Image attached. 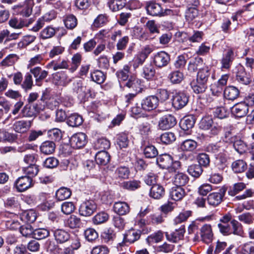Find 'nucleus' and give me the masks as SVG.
Masks as SVG:
<instances>
[{
  "label": "nucleus",
  "mask_w": 254,
  "mask_h": 254,
  "mask_svg": "<svg viewBox=\"0 0 254 254\" xmlns=\"http://www.w3.org/2000/svg\"><path fill=\"white\" fill-rule=\"evenodd\" d=\"M86 135L82 132H78L73 134L70 139V143L74 148H80L86 143Z\"/></svg>",
  "instance_id": "obj_12"
},
{
  "label": "nucleus",
  "mask_w": 254,
  "mask_h": 254,
  "mask_svg": "<svg viewBox=\"0 0 254 254\" xmlns=\"http://www.w3.org/2000/svg\"><path fill=\"white\" fill-rule=\"evenodd\" d=\"M31 125V121L22 120L15 122L12 125V128L17 133H25L30 129Z\"/></svg>",
  "instance_id": "obj_16"
},
{
  "label": "nucleus",
  "mask_w": 254,
  "mask_h": 254,
  "mask_svg": "<svg viewBox=\"0 0 254 254\" xmlns=\"http://www.w3.org/2000/svg\"><path fill=\"white\" fill-rule=\"evenodd\" d=\"M115 174L119 178L127 179L129 174V170L126 167H120L116 170Z\"/></svg>",
  "instance_id": "obj_63"
},
{
  "label": "nucleus",
  "mask_w": 254,
  "mask_h": 254,
  "mask_svg": "<svg viewBox=\"0 0 254 254\" xmlns=\"http://www.w3.org/2000/svg\"><path fill=\"white\" fill-rule=\"evenodd\" d=\"M53 76L56 83L58 85L64 86L71 81L66 72L64 71L57 72L53 74Z\"/></svg>",
  "instance_id": "obj_22"
},
{
  "label": "nucleus",
  "mask_w": 254,
  "mask_h": 254,
  "mask_svg": "<svg viewBox=\"0 0 254 254\" xmlns=\"http://www.w3.org/2000/svg\"><path fill=\"white\" fill-rule=\"evenodd\" d=\"M226 191L225 188H222L219 190L218 192L210 193L207 197L208 204L213 206L219 205L222 202Z\"/></svg>",
  "instance_id": "obj_10"
},
{
  "label": "nucleus",
  "mask_w": 254,
  "mask_h": 254,
  "mask_svg": "<svg viewBox=\"0 0 254 254\" xmlns=\"http://www.w3.org/2000/svg\"><path fill=\"white\" fill-rule=\"evenodd\" d=\"M197 146V143L192 139H186L181 145V149L184 151L191 152Z\"/></svg>",
  "instance_id": "obj_40"
},
{
  "label": "nucleus",
  "mask_w": 254,
  "mask_h": 254,
  "mask_svg": "<svg viewBox=\"0 0 254 254\" xmlns=\"http://www.w3.org/2000/svg\"><path fill=\"white\" fill-rule=\"evenodd\" d=\"M68 66V62L65 60H63L61 62L53 60L48 64L46 67L48 69L52 68L54 70H57L61 69H67Z\"/></svg>",
  "instance_id": "obj_33"
},
{
  "label": "nucleus",
  "mask_w": 254,
  "mask_h": 254,
  "mask_svg": "<svg viewBox=\"0 0 254 254\" xmlns=\"http://www.w3.org/2000/svg\"><path fill=\"white\" fill-rule=\"evenodd\" d=\"M64 225L71 229H75L79 228L82 223L80 218L72 214L64 220Z\"/></svg>",
  "instance_id": "obj_28"
},
{
  "label": "nucleus",
  "mask_w": 254,
  "mask_h": 254,
  "mask_svg": "<svg viewBox=\"0 0 254 254\" xmlns=\"http://www.w3.org/2000/svg\"><path fill=\"white\" fill-rule=\"evenodd\" d=\"M189 98V96L186 93L177 92L173 96L172 105L176 109H182L188 104Z\"/></svg>",
  "instance_id": "obj_4"
},
{
  "label": "nucleus",
  "mask_w": 254,
  "mask_h": 254,
  "mask_svg": "<svg viewBox=\"0 0 254 254\" xmlns=\"http://www.w3.org/2000/svg\"><path fill=\"white\" fill-rule=\"evenodd\" d=\"M50 235L49 231L44 228H40L34 230L33 237L37 240H41L48 237Z\"/></svg>",
  "instance_id": "obj_59"
},
{
  "label": "nucleus",
  "mask_w": 254,
  "mask_h": 254,
  "mask_svg": "<svg viewBox=\"0 0 254 254\" xmlns=\"http://www.w3.org/2000/svg\"><path fill=\"white\" fill-rule=\"evenodd\" d=\"M169 78L172 83L178 84L180 83L183 80L184 74L180 71H174L169 75Z\"/></svg>",
  "instance_id": "obj_52"
},
{
  "label": "nucleus",
  "mask_w": 254,
  "mask_h": 254,
  "mask_svg": "<svg viewBox=\"0 0 254 254\" xmlns=\"http://www.w3.org/2000/svg\"><path fill=\"white\" fill-rule=\"evenodd\" d=\"M163 232L161 230H159L148 236L146 238V241L149 244L157 243L161 242L163 240Z\"/></svg>",
  "instance_id": "obj_43"
},
{
  "label": "nucleus",
  "mask_w": 254,
  "mask_h": 254,
  "mask_svg": "<svg viewBox=\"0 0 254 254\" xmlns=\"http://www.w3.org/2000/svg\"><path fill=\"white\" fill-rule=\"evenodd\" d=\"M33 179L27 176L18 178L14 183V185L18 192H23L33 186Z\"/></svg>",
  "instance_id": "obj_6"
},
{
  "label": "nucleus",
  "mask_w": 254,
  "mask_h": 254,
  "mask_svg": "<svg viewBox=\"0 0 254 254\" xmlns=\"http://www.w3.org/2000/svg\"><path fill=\"white\" fill-rule=\"evenodd\" d=\"M232 168L235 172L241 173L246 170L247 164L244 161L239 160L233 163Z\"/></svg>",
  "instance_id": "obj_57"
},
{
  "label": "nucleus",
  "mask_w": 254,
  "mask_h": 254,
  "mask_svg": "<svg viewBox=\"0 0 254 254\" xmlns=\"http://www.w3.org/2000/svg\"><path fill=\"white\" fill-rule=\"evenodd\" d=\"M51 231L53 232L55 239L58 243H63L69 239V234L63 229H56L54 227L51 229Z\"/></svg>",
  "instance_id": "obj_20"
},
{
  "label": "nucleus",
  "mask_w": 254,
  "mask_h": 254,
  "mask_svg": "<svg viewBox=\"0 0 254 254\" xmlns=\"http://www.w3.org/2000/svg\"><path fill=\"white\" fill-rule=\"evenodd\" d=\"M210 75V68L207 66H204L199 68L197 74L196 79L202 82L207 83L208 78Z\"/></svg>",
  "instance_id": "obj_34"
},
{
  "label": "nucleus",
  "mask_w": 254,
  "mask_h": 254,
  "mask_svg": "<svg viewBox=\"0 0 254 254\" xmlns=\"http://www.w3.org/2000/svg\"><path fill=\"white\" fill-rule=\"evenodd\" d=\"M33 85V82L32 75L29 73H27L24 78V80L22 83H21V87L25 91L32 89Z\"/></svg>",
  "instance_id": "obj_56"
},
{
  "label": "nucleus",
  "mask_w": 254,
  "mask_h": 254,
  "mask_svg": "<svg viewBox=\"0 0 254 254\" xmlns=\"http://www.w3.org/2000/svg\"><path fill=\"white\" fill-rule=\"evenodd\" d=\"M17 138V135L9 133L5 130L0 129V142H12Z\"/></svg>",
  "instance_id": "obj_44"
},
{
  "label": "nucleus",
  "mask_w": 254,
  "mask_h": 254,
  "mask_svg": "<svg viewBox=\"0 0 254 254\" xmlns=\"http://www.w3.org/2000/svg\"><path fill=\"white\" fill-rule=\"evenodd\" d=\"M213 237V233L211 226L210 224H205L201 226L199 233L195 236L193 241H198L200 238L204 243L209 244L212 241Z\"/></svg>",
  "instance_id": "obj_3"
},
{
  "label": "nucleus",
  "mask_w": 254,
  "mask_h": 254,
  "mask_svg": "<svg viewBox=\"0 0 254 254\" xmlns=\"http://www.w3.org/2000/svg\"><path fill=\"white\" fill-rule=\"evenodd\" d=\"M236 77L237 81L242 84L248 85L252 81L251 75L247 73L244 67L240 64L236 66Z\"/></svg>",
  "instance_id": "obj_7"
},
{
  "label": "nucleus",
  "mask_w": 254,
  "mask_h": 254,
  "mask_svg": "<svg viewBox=\"0 0 254 254\" xmlns=\"http://www.w3.org/2000/svg\"><path fill=\"white\" fill-rule=\"evenodd\" d=\"M234 54L232 49H229L223 54L221 60L222 70L229 69L234 60Z\"/></svg>",
  "instance_id": "obj_13"
},
{
  "label": "nucleus",
  "mask_w": 254,
  "mask_h": 254,
  "mask_svg": "<svg viewBox=\"0 0 254 254\" xmlns=\"http://www.w3.org/2000/svg\"><path fill=\"white\" fill-rule=\"evenodd\" d=\"M249 110L245 102H241L235 105L231 109V112L236 117L241 118L247 115Z\"/></svg>",
  "instance_id": "obj_18"
},
{
  "label": "nucleus",
  "mask_w": 254,
  "mask_h": 254,
  "mask_svg": "<svg viewBox=\"0 0 254 254\" xmlns=\"http://www.w3.org/2000/svg\"><path fill=\"white\" fill-rule=\"evenodd\" d=\"M150 224L158 225L162 223L164 221L163 216L161 214L154 213L150 214L148 217Z\"/></svg>",
  "instance_id": "obj_64"
},
{
  "label": "nucleus",
  "mask_w": 254,
  "mask_h": 254,
  "mask_svg": "<svg viewBox=\"0 0 254 254\" xmlns=\"http://www.w3.org/2000/svg\"><path fill=\"white\" fill-rule=\"evenodd\" d=\"M224 141L232 144L235 150L240 154L244 153L247 148L246 144L239 136L233 135L231 131L225 132Z\"/></svg>",
  "instance_id": "obj_2"
},
{
  "label": "nucleus",
  "mask_w": 254,
  "mask_h": 254,
  "mask_svg": "<svg viewBox=\"0 0 254 254\" xmlns=\"http://www.w3.org/2000/svg\"><path fill=\"white\" fill-rule=\"evenodd\" d=\"M126 3V0H109L108 6L113 11H117L122 9Z\"/></svg>",
  "instance_id": "obj_41"
},
{
  "label": "nucleus",
  "mask_w": 254,
  "mask_h": 254,
  "mask_svg": "<svg viewBox=\"0 0 254 254\" xmlns=\"http://www.w3.org/2000/svg\"><path fill=\"white\" fill-rule=\"evenodd\" d=\"M97 205L92 200H86L83 202L79 208V214L83 216H90L95 211Z\"/></svg>",
  "instance_id": "obj_5"
},
{
  "label": "nucleus",
  "mask_w": 254,
  "mask_h": 254,
  "mask_svg": "<svg viewBox=\"0 0 254 254\" xmlns=\"http://www.w3.org/2000/svg\"><path fill=\"white\" fill-rule=\"evenodd\" d=\"M176 123V119L174 116L168 114L160 118L158 122V126L161 129L166 130L173 127Z\"/></svg>",
  "instance_id": "obj_8"
},
{
  "label": "nucleus",
  "mask_w": 254,
  "mask_h": 254,
  "mask_svg": "<svg viewBox=\"0 0 254 254\" xmlns=\"http://www.w3.org/2000/svg\"><path fill=\"white\" fill-rule=\"evenodd\" d=\"M195 123V119L193 116H189L185 117L180 122L181 128L184 131H187V134H190L191 129Z\"/></svg>",
  "instance_id": "obj_19"
},
{
  "label": "nucleus",
  "mask_w": 254,
  "mask_h": 254,
  "mask_svg": "<svg viewBox=\"0 0 254 254\" xmlns=\"http://www.w3.org/2000/svg\"><path fill=\"white\" fill-rule=\"evenodd\" d=\"M155 70L151 64L145 65L142 69V75L146 79H150L155 75Z\"/></svg>",
  "instance_id": "obj_49"
},
{
  "label": "nucleus",
  "mask_w": 254,
  "mask_h": 254,
  "mask_svg": "<svg viewBox=\"0 0 254 254\" xmlns=\"http://www.w3.org/2000/svg\"><path fill=\"white\" fill-rule=\"evenodd\" d=\"M178 35L179 36L183 38L181 40H179L182 41V42L187 40H189L191 42H200L202 39L203 33L198 31H194L193 34L189 37H187V34L185 32H179Z\"/></svg>",
  "instance_id": "obj_24"
},
{
  "label": "nucleus",
  "mask_w": 254,
  "mask_h": 254,
  "mask_svg": "<svg viewBox=\"0 0 254 254\" xmlns=\"http://www.w3.org/2000/svg\"><path fill=\"white\" fill-rule=\"evenodd\" d=\"M8 23L9 26L13 28L21 29L24 26H28L30 22L27 23L24 19L13 17L9 20Z\"/></svg>",
  "instance_id": "obj_39"
},
{
  "label": "nucleus",
  "mask_w": 254,
  "mask_h": 254,
  "mask_svg": "<svg viewBox=\"0 0 254 254\" xmlns=\"http://www.w3.org/2000/svg\"><path fill=\"white\" fill-rule=\"evenodd\" d=\"M144 154L146 158H152L158 155V151L155 146L149 145L144 148Z\"/></svg>",
  "instance_id": "obj_62"
},
{
  "label": "nucleus",
  "mask_w": 254,
  "mask_h": 254,
  "mask_svg": "<svg viewBox=\"0 0 254 254\" xmlns=\"http://www.w3.org/2000/svg\"><path fill=\"white\" fill-rule=\"evenodd\" d=\"M83 123V119L79 115L74 113L69 116L67 119V124L72 127L80 126Z\"/></svg>",
  "instance_id": "obj_38"
},
{
  "label": "nucleus",
  "mask_w": 254,
  "mask_h": 254,
  "mask_svg": "<svg viewBox=\"0 0 254 254\" xmlns=\"http://www.w3.org/2000/svg\"><path fill=\"white\" fill-rule=\"evenodd\" d=\"M109 218V216L107 213L101 212L94 216L92 218V221L94 224L98 225L106 222Z\"/></svg>",
  "instance_id": "obj_50"
},
{
  "label": "nucleus",
  "mask_w": 254,
  "mask_h": 254,
  "mask_svg": "<svg viewBox=\"0 0 254 254\" xmlns=\"http://www.w3.org/2000/svg\"><path fill=\"white\" fill-rule=\"evenodd\" d=\"M246 188V185L243 183L235 184L232 187H230L228 190V194L231 196H234Z\"/></svg>",
  "instance_id": "obj_58"
},
{
  "label": "nucleus",
  "mask_w": 254,
  "mask_h": 254,
  "mask_svg": "<svg viewBox=\"0 0 254 254\" xmlns=\"http://www.w3.org/2000/svg\"><path fill=\"white\" fill-rule=\"evenodd\" d=\"M95 160L99 165H106L110 160V156L107 151L102 150L96 153Z\"/></svg>",
  "instance_id": "obj_32"
},
{
  "label": "nucleus",
  "mask_w": 254,
  "mask_h": 254,
  "mask_svg": "<svg viewBox=\"0 0 254 254\" xmlns=\"http://www.w3.org/2000/svg\"><path fill=\"white\" fill-rule=\"evenodd\" d=\"M164 194V188L159 184L153 185L150 190L149 196L154 199H160L163 197Z\"/></svg>",
  "instance_id": "obj_26"
},
{
  "label": "nucleus",
  "mask_w": 254,
  "mask_h": 254,
  "mask_svg": "<svg viewBox=\"0 0 254 254\" xmlns=\"http://www.w3.org/2000/svg\"><path fill=\"white\" fill-rule=\"evenodd\" d=\"M148 13L152 16H161L162 14L161 6L153 1H149L146 5Z\"/></svg>",
  "instance_id": "obj_23"
},
{
  "label": "nucleus",
  "mask_w": 254,
  "mask_h": 254,
  "mask_svg": "<svg viewBox=\"0 0 254 254\" xmlns=\"http://www.w3.org/2000/svg\"><path fill=\"white\" fill-rule=\"evenodd\" d=\"M154 48L152 45H146L142 48L141 51L139 54L138 63L142 64L145 60L148 57L149 55L152 52Z\"/></svg>",
  "instance_id": "obj_42"
},
{
  "label": "nucleus",
  "mask_w": 254,
  "mask_h": 254,
  "mask_svg": "<svg viewBox=\"0 0 254 254\" xmlns=\"http://www.w3.org/2000/svg\"><path fill=\"white\" fill-rule=\"evenodd\" d=\"M188 172L192 177L198 178L202 174L203 170L199 164H193L188 167Z\"/></svg>",
  "instance_id": "obj_47"
},
{
  "label": "nucleus",
  "mask_w": 254,
  "mask_h": 254,
  "mask_svg": "<svg viewBox=\"0 0 254 254\" xmlns=\"http://www.w3.org/2000/svg\"><path fill=\"white\" fill-rule=\"evenodd\" d=\"M130 67L128 65H125L123 68L116 72V75L120 81H126L128 77Z\"/></svg>",
  "instance_id": "obj_60"
},
{
  "label": "nucleus",
  "mask_w": 254,
  "mask_h": 254,
  "mask_svg": "<svg viewBox=\"0 0 254 254\" xmlns=\"http://www.w3.org/2000/svg\"><path fill=\"white\" fill-rule=\"evenodd\" d=\"M37 218V215L33 210L26 211L22 213L21 219L27 223L34 222Z\"/></svg>",
  "instance_id": "obj_51"
},
{
  "label": "nucleus",
  "mask_w": 254,
  "mask_h": 254,
  "mask_svg": "<svg viewBox=\"0 0 254 254\" xmlns=\"http://www.w3.org/2000/svg\"><path fill=\"white\" fill-rule=\"evenodd\" d=\"M55 29L51 26H47L40 32V37L43 39L52 38L55 34Z\"/></svg>",
  "instance_id": "obj_55"
},
{
  "label": "nucleus",
  "mask_w": 254,
  "mask_h": 254,
  "mask_svg": "<svg viewBox=\"0 0 254 254\" xmlns=\"http://www.w3.org/2000/svg\"><path fill=\"white\" fill-rule=\"evenodd\" d=\"M140 236L141 232L139 230H129L124 236V242L118 244L117 246L118 251H122V247L124 245V242L133 243L137 241L140 238Z\"/></svg>",
  "instance_id": "obj_11"
},
{
  "label": "nucleus",
  "mask_w": 254,
  "mask_h": 254,
  "mask_svg": "<svg viewBox=\"0 0 254 254\" xmlns=\"http://www.w3.org/2000/svg\"><path fill=\"white\" fill-rule=\"evenodd\" d=\"M129 143L127 135L125 133H121L117 135V144L120 148H127Z\"/></svg>",
  "instance_id": "obj_48"
},
{
  "label": "nucleus",
  "mask_w": 254,
  "mask_h": 254,
  "mask_svg": "<svg viewBox=\"0 0 254 254\" xmlns=\"http://www.w3.org/2000/svg\"><path fill=\"white\" fill-rule=\"evenodd\" d=\"M190 86L193 92L196 94L203 93L207 88V83L197 79L191 82Z\"/></svg>",
  "instance_id": "obj_36"
},
{
  "label": "nucleus",
  "mask_w": 254,
  "mask_h": 254,
  "mask_svg": "<svg viewBox=\"0 0 254 254\" xmlns=\"http://www.w3.org/2000/svg\"><path fill=\"white\" fill-rule=\"evenodd\" d=\"M39 149L42 154L50 155L55 152L56 144L54 141L47 140L41 143Z\"/></svg>",
  "instance_id": "obj_21"
},
{
  "label": "nucleus",
  "mask_w": 254,
  "mask_h": 254,
  "mask_svg": "<svg viewBox=\"0 0 254 254\" xmlns=\"http://www.w3.org/2000/svg\"><path fill=\"white\" fill-rule=\"evenodd\" d=\"M173 180L175 185L182 187L188 183L189 179L186 174L182 172H178L174 175Z\"/></svg>",
  "instance_id": "obj_29"
},
{
  "label": "nucleus",
  "mask_w": 254,
  "mask_h": 254,
  "mask_svg": "<svg viewBox=\"0 0 254 254\" xmlns=\"http://www.w3.org/2000/svg\"><path fill=\"white\" fill-rule=\"evenodd\" d=\"M156 162L160 168L167 169L171 173L176 172L180 167V162H174L172 156L166 153L158 156Z\"/></svg>",
  "instance_id": "obj_1"
},
{
  "label": "nucleus",
  "mask_w": 254,
  "mask_h": 254,
  "mask_svg": "<svg viewBox=\"0 0 254 254\" xmlns=\"http://www.w3.org/2000/svg\"><path fill=\"white\" fill-rule=\"evenodd\" d=\"M176 135L172 132H166L160 136V141L165 144H169L175 141Z\"/></svg>",
  "instance_id": "obj_46"
},
{
  "label": "nucleus",
  "mask_w": 254,
  "mask_h": 254,
  "mask_svg": "<svg viewBox=\"0 0 254 254\" xmlns=\"http://www.w3.org/2000/svg\"><path fill=\"white\" fill-rule=\"evenodd\" d=\"M64 21L65 27L69 29H74L77 24V18L73 14L66 15Z\"/></svg>",
  "instance_id": "obj_45"
},
{
  "label": "nucleus",
  "mask_w": 254,
  "mask_h": 254,
  "mask_svg": "<svg viewBox=\"0 0 254 254\" xmlns=\"http://www.w3.org/2000/svg\"><path fill=\"white\" fill-rule=\"evenodd\" d=\"M239 90L236 87L230 86L225 88L224 91V96L230 100L236 99L239 95Z\"/></svg>",
  "instance_id": "obj_31"
},
{
  "label": "nucleus",
  "mask_w": 254,
  "mask_h": 254,
  "mask_svg": "<svg viewBox=\"0 0 254 254\" xmlns=\"http://www.w3.org/2000/svg\"><path fill=\"white\" fill-rule=\"evenodd\" d=\"M170 61L169 55L164 51H161L155 55L153 62L156 66L161 68L166 66Z\"/></svg>",
  "instance_id": "obj_15"
},
{
  "label": "nucleus",
  "mask_w": 254,
  "mask_h": 254,
  "mask_svg": "<svg viewBox=\"0 0 254 254\" xmlns=\"http://www.w3.org/2000/svg\"><path fill=\"white\" fill-rule=\"evenodd\" d=\"M185 227L184 225H181L179 229H176L174 231L169 233L166 232V239L170 242L177 243L180 240H183L185 233Z\"/></svg>",
  "instance_id": "obj_14"
},
{
  "label": "nucleus",
  "mask_w": 254,
  "mask_h": 254,
  "mask_svg": "<svg viewBox=\"0 0 254 254\" xmlns=\"http://www.w3.org/2000/svg\"><path fill=\"white\" fill-rule=\"evenodd\" d=\"M48 136L52 141H60L62 137V131L58 128H54L48 130Z\"/></svg>",
  "instance_id": "obj_54"
},
{
  "label": "nucleus",
  "mask_w": 254,
  "mask_h": 254,
  "mask_svg": "<svg viewBox=\"0 0 254 254\" xmlns=\"http://www.w3.org/2000/svg\"><path fill=\"white\" fill-rule=\"evenodd\" d=\"M91 77L92 80L98 84L102 83L105 79V76L103 72L96 70L91 73Z\"/></svg>",
  "instance_id": "obj_61"
},
{
  "label": "nucleus",
  "mask_w": 254,
  "mask_h": 254,
  "mask_svg": "<svg viewBox=\"0 0 254 254\" xmlns=\"http://www.w3.org/2000/svg\"><path fill=\"white\" fill-rule=\"evenodd\" d=\"M231 235L233 234L240 237H243L244 231L241 223L237 220L233 219L231 221Z\"/></svg>",
  "instance_id": "obj_30"
},
{
  "label": "nucleus",
  "mask_w": 254,
  "mask_h": 254,
  "mask_svg": "<svg viewBox=\"0 0 254 254\" xmlns=\"http://www.w3.org/2000/svg\"><path fill=\"white\" fill-rule=\"evenodd\" d=\"M237 16H242L245 19H249L254 16V2H251L236 12Z\"/></svg>",
  "instance_id": "obj_17"
},
{
  "label": "nucleus",
  "mask_w": 254,
  "mask_h": 254,
  "mask_svg": "<svg viewBox=\"0 0 254 254\" xmlns=\"http://www.w3.org/2000/svg\"><path fill=\"white\" fill-rule=\"evenodd\" d=\"M159 104V99L156 96H149L142 100L141 106L143 111H150L156 109Z\"/></svg>",
  "instance_id": "obj_9"
},
{
  "label": "nucleus",
  "mask_w": 254,
  "mask_h": 254,
  "mask_svg": "<svg viewBox=\"0 0 254 254\" xmlns=\"http://www.w3.org/2000/svg\"><path fill=\"white\" fill-rule=\"evenodd\" d=\"M71 194V191L69 189L65 187H61L56 192V198L58 201H63L68 198Z\"/></svg>",
  "instance_id": "obj_35"
},
{
  "label": "nucleus",
  "mask_w": 254,
  "mask_h": 254,
  "mask_svg": "<svg viewBox=\"0 0 254 254\" xmlns=\"http://www.w3.org/2000/svg\"><path fill=\"white\" fill-rule=\"evenodd\" d=\"M113 209L116 213L121 215H126L130 211L128 204L123 201L115 202L114 204Z\"/></svg>",
  "instance_id": "obj_27"
},
{
  "label": "nucleus",
  "mask_w": 254,
  "mask_h": 254,
  "mask_svg": "<svg viewBox=\"0 0 254 254\" xmlns=\"http://www.w3.org/2000/svg\"><path fill=\"white\" fill-rule=\"evenodd\" d=\"M186 195L185 190L181 187H174L170 190V196L175 201L181 200Z\"/></svg>",
  "instance_id": "obj_25"
},
{
  "label": "nucleus",
  "mask_w": 254,
  "mask_h": 254,
  "mask_svg": "<svg viewBox=\"0 0 254 254\" xmlns=\"http://www.w3.org/2000/svg\"><path fill=\"white\" fill-rule=\"evenodd\" d=\"M23 171L25 174L32 178L37 175L39 172V168L38 166L35 164H33L29 165L26 167H24Z\"/></svg>",
  "instance_id": "obj_53"
},
{
  "label": "nucleus",
  "mask_w": 254,
  "mask_h": 254,
  "mask_svg": "<svg viewBox=\"0 0 254 254\" xmlns=\"http://www.w3.org/2000/svg\"><path fill=\"white\" fill-rule=\"evenodd\" d=\"M203 62L199 57H196L190 60L188 66V69L190 72H194L198 68H201Z\"/></svg>",
  "instance_id": "obj_37"
}]
</instances>
